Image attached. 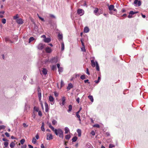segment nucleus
<instances>
[{
    "label": "nucleus",
    "mask_w": 148,
    "mask_h": 148,
    "mask_svg": "<svg viewBox=\"0 0 148 148\" xmlns=\"http://www.w3.org/2000/svg\"><path fill=\"white\" fill-rule=\"evenodd\" d=\"M23 125L24 127H28V125H27L26 124H25V123H23Z\"/></svg>",
    "instance_id": "69168bd1"
},
{
    "label": "nucleus",
    "mask_w": 148,
    "mask_h": 148,
    "mask_svg": "<svg viewBox=\"0 0 148 148\" xmlns=\"http://www.w3.org/2000/svg\"><path fill=\"white\" fill-rule=\"evenodd\" d=\"M64 130L65 131V134H68L70 132V130L67 127H65L64 128Z\"/></svg>",
    "instance_id": "412c9836"
},
{
    "label": "nucleus",
    "mask_w": 148,
    "mask_h": 148,
    "mask_svg": "<svg viewBox=\"0 0 148 148\" xmlns=\"http://www.w3.org/2000/svg\"><path fill=\"white\" fill-rule=\"evenodd\" d=\"M66 101V97H65L63 96L62 98L61 101L62 102H60V104L61 106H64L65 103Z\"/></svg>",
    "instance_id": "39448f33"
},
{
    "label": "nucleus",
    "mask_w": 148,
    "mask_h": 148,
    "mask_svg": "<svg viewBox=\"0 0 148 148\" xmlns=\"http://www.w3.org/2000/svg\"><path fill=\"white\" fill-rule=\"evenodd\" d=\"M5 12L4 11H1L0 12V18H3V15L4 14Z\"/></svg>",
    "instance_id": "393cba45"
},
{
    "label": "nucleus",
    "mask_w": 148,
    "mask_h": 148,
    "mask_svg": "<svg viewBox=\"0 0 148 148\" xmlns=\"http://www.w3.org/2000/svg\"><path fill=\"white\" fill-rule=\"evenodd\" d=\"M93 127H96L99 128L100 127V126L98 124H95V125H93Z\"/></svg>",
    "instance_id": "de8ad7c7"
},
{
    "label": "nucleus",
    "mask_w": 148,
    "mask_h": 148,
    "mask_svg": "<svg viewBox=\"0 0 148 148\" xmlns=\"http://www.w3.org/2000/svg\"><path fill=\"white\" fill-rule=\"evenodd\" d=\"M86 73L88 75H90V72L89 71L88 69V68L86 69Z\"/></svg>",
    "instance_id": "052dcab7"
},
{
    "label": "nucleus",
    "mask_w": 148,
    "mask_h": 148,
    "mask_svg": "<svg viewBox=\"0 0 148 148\" xmlns=\"http://www.w3.org/2000/svg\"><path fill=\"white\" fill-rule=\"evenodd\" d=\"M91 134L92 136H94L95 135V133L94 131H92L90 133Z\"/></svg>",
    "instance_id": "680f3d73"
},
{
    "label": "nucleus",
    "mask_w": 148,
    "mask_h": 148,
    "mask_svg": "<svg viewBox=\"0 0 148 148\" xmlns=\"http://www.w3.org/2000/svg\"><path fill=\"white\" fill-rule=\"evenodd\" d=\"M64 49V45L63 42L61 43V51H63Z\"/></svg>",
    "instance_id": "f3484780"
},
{
    "label": "nucleus",
    "mask_w": 148,
    "mask_h": 148,
    "mask_svg": "<svg viewBox=\"0 0 148 148\" xmlns=\"http://www.w3.org/2000/svg\"><path fill=\"white\" fill-rule=\"evenodd\" d=\"M45 47V45L42 43H40L37 46L38 49L39 50H42Z\"/></svg>",
    "instance_id": "0eeeda50"
},
{
    "label": "nucleus",
    "mask_w": 148,
    "mask_h": 148,
    "mask_svg": "<svg viewBox=\"0 0 148 148\" xmlns=\"http://www.w3.org/2000/svg\"><path fill=\"white\" fill-rule=\"evenodd\" d=\"M81 43H82V46H84V42H83V39H81Z\"/></svg>",
    "instance_id": "603ef678"
},
{
    "label": "nucleus",
    "mask_w": 148,
    "mask_h": 148,
    "mask_svg": "<svg viewBox=\"0 0 148 148\" xmlns=\"http://www.w3.org/2000/svg\"><path fill=\"white\" fill-rule=\"evenodd\" d=\"M42 72L43 75H46L47 73V70L46 69L43 68Z\"/></svg>",
    "instance_id": "dca6fc26"
},
{
    "label": "nucleus",
    "mask_w": 148,
    "mask_h": 148,
    "mask_svg": "<svg viewBox=\"0 0 148 148\" xmlns=\"http://www.w3.org/2000/svg\"><path fill=\"white\" fill-rule=\"evenodd\" d=\"M37 16H38L39 18H40V19L43 22L45 21V20H44V18L40 17L38 14H37Z\"/></svg>",
    "instance_id": "a18cd8bd"
},
{
    "label": "nucleus",
    "mask_w": 148,
    "mask_h": 148,
    "mask_svg": "<svg viewBox=\"0 0 148 148\" xmlns=\"http://www.w3.org/2000/svg\"><path fill=\"white\" fill-rule=\"evenodd\" d=\"M84 82L85 83H88V84H90V82H89V80L88 79H86L84 80Z\"/></svg>",
    "instance_id": "e2e57ef3"
},
{
    "label": "nucleus",
    "mask_w": 148,
    "mask_h": 148,
    "mask_svg": "<svg viewBox=\"0 0 148 148\" xmlns=\"http://www.w3.org/2000/svg\"><path fill=\"white\" fill-rule=\"evenodd\" d=\"M35 137H36V139H39V136L38 135V134H37L36 135Z\"/></svg>",
    "instance_id": "774afa93"
},
{
    "label": "nucleus",
    "mask_w": 148,
    "mask_h": 148,
    "mask_svg": "<svg viewBox=\"0 0 148 148\" xmlns=\"http://www.w3.org/2000/svg\"><path fill=\"white\" fill-rule=\"evenodd\" d=\"M108 9L110 11L109 13L110 14H115V13H117V10L114 8V6L113 5H110L108 4L107 5Z\"/></svg>",
    "instance_id": "f257e3e1"
},
{
    "label": "nucleus",
    "mask_w": 148,
    "mask_h": 148,
    "mask_svg": "<svg viewBox=\"0 0 148 148\" xmlns=\"http://www.w3.org/2000/svg\"><path fill=\"white\" fill-rule=\"evenodd\" d=\"M100 79H101V77H98V80H95V82L96 83V84H98V83H99V82L100 80Z\"/></svg>",
    "instance_id": "f704fd0d"
},
{
    "label": "nucleus",
    "mask_w": 148,
    "mask_h": 148,
    "mask_svg": "<svg viewBox=\"0 0 148 148\" xmlns=\"http://www.w3.org/2000/svg\"><path fill=\"white\" fill-rule=\"evenodd\" d=\"M57 121L53 119L52 121V124L53 125H55L57 124Z\"/></svg>",
    "instance_id": "c9c22d12"
},
{
    "label": "nucleus",
    "mask_w": 148,
    "mask_h": 148,
    "mask_svg": "<svg viewBox=\"0 0 148 148\" xmlns=\"http://www.w3.org/2000/svg\"><path fill=\"white\" fill-rule=\"evenodd\" d=\"M77 13L80 16L83 15L84 14V11L82 9H79L77 10Z\"/></svg>",
    "instance_id": "423d86ee"
},
{
    "label": "nucleus",
    "mask_w": 148,
    "mask_h": 148,
    "mask_svg": "<svg viewBox=\"0 0 148 148\" xmlns=\"http://www.w3.org/2000/svg\"><path fill=\"white\" fill-rule=\"evenodd\" d=\"M54 94L56 97H57L59 95L58 93L56 92H54Z\"/></svg>",
    "instance_id": "4d7b16f0"
},
{
    "label": "nucleus",
    "mask_w": 148,
    "mask_h": 148,
    "mask_svg": "<svg viewBox=\"0 0 148 148\" xmlns=\"http://www.w3.org/2000/svg\"><path fill=\"white\" fill-rule=\"evenodd\" d=\"M77 139V138L76 136L74 137L72 139V141L73 142H75L76 141Z\"/></svg>",
    "instance_id": "473e14b6"
},
{
    "label": "nucleus",
    "mask_w": 148,
    "mask_h": 148,
    "mask_svg": "<svg viewBox=\"0 0 148 148\" xmlns=\"http://www.w3.org/2000/svg\"><path fill=\"white\" fill-rule=\"evenodd\" d=\"M73 86L71 83H69L68 84V86L67 87V89L68 90H69L71 89V88H73Z\"/></svg>",
    "instance_id": "ddd939ff"
},
{
    "label": "nucleus",
    "mask_w": 148,
    "mask_h": 148,
    "mask_svg": "<svg viewBox=\"0 0 148 148\" xmlns=\"http://www.w3.org/2000/svg\"><path fill=\"white\" fill-rule=\"evenodd\" d=\"M60 85H61V87H62L64 85V83L63 81L62 80H61Z\"/></svg>",
    "instance_id": "3c124183"
},
{
    "label": "nucleus",
    "mask_w": 148,
    "mask_h": 148,
    "mask_svg": "<svg viewBox=\"0 0 148 148\" xmlns=\"http://www.w3.org/2000/svg\"><path fill=\"white\" fill-rule=\"evenodd\" d=\"M25 141V140L24 139H23L21 140L20 143L21 144H23Z\"/></svg>",
    "instance_id": "49530a36"
},
{
    "label": "nucleus",
    "mask_w": 148,
    "mask_h": 148,
    "mask_svg": "<svg viewBox=\"0 0 148 148\" xmlns=\"http://www.w3.org/2000/svg\"><path fill=\"white\" fill-rule=\"evenodd\" d=\"M55 133L56 135L58 134L60 137L62 139L63 138V132L61 129H55Z\"/></svg>",
    "instance_id": "f03ea898"
},
{
    "label": "nucleus",
    "mask_w": 148,
    "mask_h": 148,
    "mask_svg": "<svg viewBox=\"0 0 148 148\" xmlns=\"http://www.w3.org/2000/svg\"><path fill=\"white\" fill-rule=\"evenodd\" d=\"M63 70V68L62 67H60L58 69V71L59 72H62Z\"/></svg>",
    "instance_id": "a19ab883"
},
{
    "label": "nucleus",
    "mask_w": 148,
    "mask_h": 148,
    "mask_svg": "<svg viewBox=\"0 0 148 148\" xmlns=\"http://www.w3.org/2000/svg\"><path fill=\"white\" fill-rule=\"evenodd\" d=\"M44 41L46 43H49L51 41V39L50 38H46L43 39Z\"/></svg>",
    "instance_id": "2eb2a0df"
},
{
    "label": "nucleus",
    "mask_w": 148,
    "mask_h": 148,
    "mask_svg": "<svg viewBox=\"0 0 148 148\" xmlns=\"http://www.w3.org/2000/svg\"><path fill=\"white\" fill-rule=\"evenodd\" d=\"M98 12V9L97 8H95L94 10V13L95 15L97 16H99L100 15L99 13Z\"/></svg>",
    "instance_id": "9b49d317"
},
{
    "label": "nucleus",
    "mask_w": 148,
    "mask_h": 148,
    "mask_svg": "<svg viewBox=\"0 0 148 148\" xmlns=\"http://www.w3.org/2000/svg\"><path fill=\"white\" fill-rule=\"evenodd\" d=\"M58 57L57 56L52 58L49 61V62L52 63H56L58 61Z\"/></svg>",
    "instance_id": "7ed1b4c3"
},
{
    "label": "nucleus",
    "mask_w": 148,
    "mask_h": 148,
    "mask_svg": "<svg viewBox=\"0 0 148 148\" xmlns=\"http://www.w3.org/2000/svg\"><path fill=\"white\" fill-rule=\"evenodd\" d=\"M45 50L46 53H50L52 51V50L51 48L49 47H47L45 49Z\"/></svg>",
    "instance_id": "9d476101"
},
{
    "label": "nucleus",
    "mask_w": 148,
    "mask_h": 148,
    "mask_svg": "<svg viewBox=\"0 0 148 148\" xmlns=\"http://www.w3.org/2000/svg\"><path fill=\"white\" fill-rule=\"evenodd\" d=\"M49 100L50 101L51 105H53L54 103V98L52 96L50 95L49 96Z\"/></svg>",
    "instance_id": "20e7f679"
},
{
    "label": "nucleus",
    "mask_w": 148,
    "mask_h": 148,
    "mask_svg": "<svg viewBox=\"0 0 148 148\" xmlns=\"http://www.w3.org/2000/svg\"><path fill=\"white\" fill-rule=\"evenodd\" d=\"M8 143L7 142H5L4 143V145L5 147H7L8 145Z\"/></svg>",
    "instance_id": "864d4df0"
},
{
    "label": "nucleus",
    "mask_w": 148,
    "mask_h": 148,
    "mask_svg": "<svg viewBox=\"0 0 148 148\" xmlns=\"http://www.w3.org/2000/svg\"><path fill=\"white\" fill-rule=\"evenodd\" d=\"M134 3L135 4L136 6H139L141 4L140 1L138 0H135Z\"/></svg>",
    "instance_id": "6e6552de"
},
{
    "label": "nucleus",
    "mask_w": 148,
    "mask_h": 148,
    "mask_svg": "<svg viewBox=\"0 0 148 148\" xmlns=\"http://www.w3.org/2000/svg\"><path fill=\"white\" fill-rule=\"evenodd\" d=\"M5 136L8 137H9L10 136L9 134L7 132H5Z\"/></svg>",
    "instance_id": "0e129e2a"
},
{
    "label": "nucleus",
    "mask_w": 148,
    "mask_h": 148,
    "mask_svg": "<svg viewBox=\"0 0 148 148\" xmlns=\"http://www.w3.org/2000/svg\"><path fill=\"white\" fill-rule=\"evenodd\" d=\"M34 40V38L33 37H31L29 39V42H30Z\"/></svg>",
    "instance_id": "e433bc0d"
},
{
    "label": "nucleus",
    "mask_w": 148,
    "mask_h": 148,
    "mask_svg": "<svg viewBox=\"0 0 148 148\" xmlns=\"http://www.w3.org/2000/svg\"><path fill=\"white\" fill-rule=\"evenodd\" d=\"M89 29L88 27H85L84 29V32L85 33H88L89 32Z\"/></svg>",
    "instance_id": "aec40b11"
},
{
    "label": "nucleus",
    "mask_w": 148,
    "mask_h": 148,
    "mask_svg": "<svg viewBox=\"0 0 148 148\" xmlns=\"http://www.w3.org/2000/svg\"><path fill=\"white\" fill-rule=\"evenodd\" d=\"M86 75L84 74H83V75H82L81 76H80V79L82 80H84V79H86Z\"/></svg>",
    "instance_id": "c85d7f7f"
},
{
    "label": "nucleus",
    "mask_w": 148,
    "mask_h": 148,
    "mask_svg": "<svg viewBox=\"0 0 148 148\" xmlns=\"http://www.w3.org/2000/svg\"><path fill=\"white\" fill-rule=\"evenodd\" d=\"M76 116L78 118L79 120L81 121V119H80V116L79 115V114L78 113V112H76Z\"/></svg>",
    "instance_id": "a878e982"
},
{
    "label": "nucleus",
    "mask_w": 148,
    "mask_h": 148,
    "mask_svg": "<svg viewBox=\"0 0 148 148\" xmlns=\"http://www.w3.org/2000/svg\"><path fill=\"white\" fill-rule=\"evenodd\" d=\"M27 145H24L21 146V148H26Z\"/></svg>",
    "instance_id": "338daca9"
},
{
    "label": "nucleus",
    "mask_w": 148,
    "mask_h": 148,
    "mask_svg": "<svg viewBox=\"0 0 148 148\" xmlns=\"http://www.w3.org/2000/svg\"><path fill=\"white\" fill-rule=\"evenodd\" d=\"M38 90H39V89H38ZM38 90V92H39V90ZM38 98L40 100L41 99V93H40L39 92H38Z\"/></svg>",
    "instance_id": "79ce46f5"
},
{
    "label": "nucleus",
    "mask_w": 148,
    "mask_h": 148,
    "mask_svg": "<svg viewBox=\"0 0 148 148\" xmlns=\"http://www.w3.org/2000/svg\"><path fill=\"white\" fill-rule=\"evenodd\" d=\"M71 138V136L69 134H68L65 136V138L66 140H69Z\"/></svg>",
    "instance_id": "72a5a7b5"
},
{
    "label": "nucleus",
    "mask_w": 148,
    "mask_h": 148,
    "mask_svg": "<svg viewBox=\"0 0 148 148\" xmlns=\"http://www.w3.org/2000/svg\"><path fill=\"white\" fill-rule=\"evenodd\" d=\"M81 49L82 51L83 52L86 51V49H85V46H82V47L81 48Z\"/></svg>",
    "instance_id": "8fccbe9b"
},
{
    "label": "nucleus",
    "mask_w": 148,
    "mask_h": 148,
    "mask_svg": "<svg viewBox=\"0 0 148 148\" xmlns=\"http://www.w3.org/2000/svg\"><path fill=\"white\" fill-rule=\"evenodd\" d=\"M5 128V126L3 125H0V130H4Z\"/></svg>",
    "instance_id": "37998d69"
},
{
    "label": "nucleus",
    "mask_w": 148,
    "mask_h": 148,
    "mask_svg": "<svg viewBox=\"0 0 148 148\" xmlns=\"http://www.w3.org/2000/svg\"><path fill=\"white\" fill-rule=\"evenodd\" d=\"M39 108L36 106L34 107V110L36 112H38L39 110Z\"/></svg>",
    "instance_id": "09e8293b"
},
{
    "label": "nucleus",
    "mask_w": 148,
    "mask_h": 148,
    "mask_svg": "<svg viewBox=\"0 0 148 148\" xmlns=\"http://www.w3.org/2000/svg\"><path fill=\"white\" fill-rule=\"evenodd\" d=\"M6 19L5 18H3L2 20V22L3 24H5L6 23Z\"/></svg>",
    "instance_id": "6e6d98bb"
},
{
    "label": "nucleus",
    "mask_w": 148,
    "mask_h": 148,
    "mask_svg": "<svg viewBox=\"0 0 148 148\" xmlns=\"http://www.w3.org/2000/svg\"><path fill=\"white\" fill-rule=\"evenodd\" d=\"M96 64V69L97 71H99V67L97 61H95Z\"/></svg>",
    "instance_id": "5701e85b"
},
{
    "label": "nucleus",
    "mask_w": 148,
    "mask_h": 148,
    "mask_svg": "<svg viewBox=\"0 0 148 148\" xmlns=\"http://www.w3.org/2000/svg\"><path fill=\"white\" fill-rule=\"evenodd\" d=\"M15 145V143L13 142H12L10 144V146L11 148H12L14 147Z\"/></svg>",
    "instance_id": "cd10ccee"
},
{
    "label": "nucleus",
    "mask_w": 148,
    "mask_h": 148,
    "mask_svg": "<svg viewBox=\"0 0 148 148\" xmlns=\"http://www.w3.org/2000/svg\"><path fill=\"white\" fill-rule=\"evenodd\" d=\"M16 22L17 23L20 24H22L23 23V22L21 18H18L16 20Z\"/></svg>",
    "instance_id": "1a4fd4ad"
},
{
    "label": "nucleus",
    "mask_w": 148,
    "mask_h": 148,
    "mask_svg": "<svg viewBox=\"0 0 148 148\" xmlns=\"http://www.w3.org/2000/svg\"><path fill=\"white\" fill-rule=\"evenodd\" d=\"M92 147V145L89 143H87L86 146V148H90Z\"/></svg>",
    "instance_id": "bb28decb"
},
{
    "label": "nucleus",
    "mask_w": 148,
    "mask_h": 148,
    "mask_svg": "<svg viewBox=\"0 0 148 148\" xmlns=\"http://www.w3.org/2000/svg\"><path fill=\"white\" fill-rule=\"evenodd\" d=\"M91 65L93 67H95L96 65V64L94 61V60H91Z\"/></svg>",
    "instance_id": "a211bd4d"
},
{
    "label": "nucleus",
    "mask_w": 148,
    "mask_h": 148,
    "mask_svg": "<svg viewBox=\"0 0 148 148\" xmlns=\"http://www.w3.org/2000/svg\"><path fill=\"white\" fill-rule=\"evenodd\" d=\"M44 123L43 122H42V125L41 127V130L43 132H45V129L44 127Z\"/></svg>",
    "instance_id": "6ab92c4d"
},
{
    "label": "nucleus",
    "mask_w": 148,
    "mask_h": 148,
    "mask_svg": "<svg viewBox=\"0 0 148 148\" xmlns=\"http://www.w3.org/2000/svg\"><path fill=\"white\" fill-rule=\"evenodd\" d=\"M77 132L78 134V136L80 137L81 136V130H79V129H78Z\"/></svg>",
    "instance_id": "2f4dec72"
},
{
    "label": "nucleus",
    "mask_w": 148,
    "mask_h": 148,
    "mask_svg": "<svg viewBox=\"0 0 148 148\" xmlns=\"http://www.w3.org/2000/svg\"><path fill=\"white\" fill-rule=\"evenodd\" d=\"M51 69L53 71L56 69V66L55 65H53L51 68Z\"/></svg>",
    "instance_id": "ea45409f"
},
{
    "label": "nucleus",
    "mask_w": 148,
    "mask_h": 148,
    "mask_svg": "<svg viewBox=\"0 0 148 148\" xmlns=\"http://www.w3.org/2000/svg\"><path fill=\"white\" fill-rule=\"evenodd\" d=\"M47 123L48 125L49 126V127L50 128L52 126L51 125V123H49V122H47Z\"/></svg>",
    "instance_id": "bf43d9fd"
},
{
    "label": "nucleus",
    "mask_w": 148,
    "mask_h": 148,
    "mask_svg": "<svg viewBox=\"0 0 148 148\" xmlns=\"http://www.w3.org/2000/svg\"><path fill=\"white\" fill-rule=\"evenodd\" d=\"M36 141V139L35 138H33L32 139V142L33 144H35Z\"/></svg>",
    "instance_id": "4c0bfd02"
},
{
    "label": "nucleus",
    "mask_w": 148,
    "mask_h": 148,
    "mask_svg": "<svg viewBox=\"0 0 148 148\" xmlns=\"http://www.w3.org/2000/svg\"><path fill=\"white\" fill-rule=\"evenodd\" d=\"M88 98L91 101L92 103L94 101V99L92 96L90 95L88 96Z\"/></svg>",
    "instance_id": "4be33fe9"
},
{
    "label": "nucleus",
    "mask_w": 148,
    "mask_h": 148,
    "mask_svg": "<svg viewBox=\"0 0 148 148\" xmlns=\"http://www.w3.org/2000/svg\"><path fill=\"white\" fill-rule=\"evenodd\" d=\"M58 37L59 40H62L63 38L62 34H59L58 35Z\"/></svg>",
    "instance_id": "b1692460"
},
{
    "label": "nucleus",
    "mask_w": 148,
    "mask_h": 148,
    "mask_svg": "<svg viewBox=\"0 0 148 148\" xmlns=\"http://www.w3.org/2000/svg\"><path fill=\"white\" fill-rule=\"evenodd\" d=\"M18 14H17L15 16H14L13 17V19L14 20H16V21L17 19L18 18Z\"/></svg>",
    "instance_id": "c03bdc74"
},
{
    "label": "nucleus",
    "mask_w": 148,
    "mask_h": 148,
    "mask_svg": "<svg viewBox=\"0 0 148 148\" xmlns=\"http://www.w3.org/2000/svg\"><path fill=\"white\" fill-rule=\"evenodd\" d=\"M99 13L100 15L101 14H102L103 13V10L102 9H98V12Z\"/></svg>",
    "instance_id": "58836bf2"
},
{
    "label": "nucleus",
    "mask_w": 148,
    "mask_h": 148,
    "mask_svg": "<svg viewBox=\"0 0 148 148\" xmlns=\"http://www.w3.org/2000/svg\"><path fill=\"white\" fill-rule=\"evenodd\" d=\"M138 12H134L132 11H130L129 13L130 14H131V15H132L135 14L137 13Z\"/></svg>",
    "instance_id": "c756f323"
},
{
    "label": "nucleus",
    "mask_w": 148,
    "mask_h": 148,
    "mask_svg": "<svg viewBox=\"0 0 148 148\" xmlns=\"http://www.w3.org/2000/svg\"><path fill=\"white\" fill-rule=\"evenodd\" d=\"M72 109V106L71 105H70L69 106V109L68 110V112H70L71 111Z\"/></svg>",
    "instance_id": "7c9ffc66"
},
{
    "label": "nucleus",
    "mask_w": 148,
    "mask_h": 148,
    "mask_svg": "<svg viewBox=\"0 0 148 148\" xmlns=\"http://www.w3.org/2000/svg\"><path fill=\"white\" fill-rule=\"evenodd\" d=\"M45 112H47L49 111V107L48 104L46 102H45Z\"/></svg>",
    "instance_id": "4468645a"
},
{
    "label": "nucleus",
    "mask_w": 148,
    "mask_h": 148,
    "mask_svg": "<svg viewBox=\"0 0 148 148\" xmlns=\"http://www.w3.org/2000/svg\"><path fill=\"white\" fill-rule=\"evenodd\" d=\"M115 146L112 144H110L109 146V147L110 148H112L113 147H114Z\"/></svg>",
    "instance_id": "5fc2aeb1"
},
{
    "label": "nucleus",
    "mask_w": 148,
    "mask_h": 148,
    "mask_svg": "<svg viewBox=\"0 0 148 148\" xmlns=\"http://www.w3.org/2000/svg\"><path fill=\"white\" fill-rule=\"evenodd\" d=\"M38 114L39 116H42V113L40 111H38Z\"/></svg>",
    "instance_id": "13d9d810"
},
{
    "label": "nucleus",
    "mask_w": 148,
    "mask_h": 148,
    "mask_svg": "<svg viewBox=\"0 0 148 148\" xmlns=\"http://www.w3.org/2000/svg\"><path fill=\"white\" fill-rule=\"evenodd\" d=\"M53 138L51 134H47V140H50L52 139Z\"/></svg>",
    "instance_id": "f8f14e48"
}]
</instances>
